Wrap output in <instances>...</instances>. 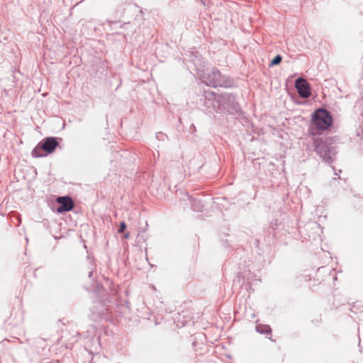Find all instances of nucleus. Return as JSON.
Masks as SVG:
<instances>
[{
  "label": "nucleus",
  "instance_id": "obj_1",
  "mask_svg": "<svg viewBox=\"0 0 363 363\" xmlns=\"http://www.w3.org/2000/svg\"><path fill=\"white\" fill-rule=\"evenodd\" d=\"M333 124V118L329 111L323 108L317 109L312 116L309 133L312 135H320L322 131L328 129Z\"/></svg>",
  "mask_w": 363,
  "mask_h": 363
},
{
  "label": "nucleus",
  "instance_id": "obj_2",
  "mask_svg": "<svg viewBox=\"0 0 363 363\" xmlns=\"http://www.w3.org/2000/svg\"><path fill=\"white\" fill-rule=\"evenodd\" d=\"M313 146L315 152L326 163H332L336 154L335 148L331 145L327 144L322 139L318 138L313 140Z\"/></svg>",
  "mask_w": 363,
  "mask_h": 363
},
{
  "label": "nucleus",
  "instance_id": "obj_3",
  "mask_svg": "<svg viewBox=\"0 0 363 363\" xmlns=\"http://www.w3.org/2000/svg\"><path fill=\"white\" fill-rule=\"evenodd\" d=\"M313 146L315 152L326 163H332L336 154L335 148L331 145L327 144L322 139L318 138L313 140Z\"/></svg>",
  "mask_w": 363,
  "mask_h": 363
},
{
  "label": "nucleus",
  "instance_id": "obj_4",
  "mask_svg": "<svg viewBox=\"0 0 363 363\" xmlns=\"http://www.w3.org/2000/svg\"><path fill=\"white\" fill-rule=\"evenodd\" d=\"M203 82L208 85L213 87L230 86L231 81L226 77L222 75L218 69L213 68L211 71L203 77Z\"/></svg>",
  "mask_w": 363,
  "mask_h": 363
},
{
  "label": "nucleus",
  "instance_id": "obj_5",
  "mask_svg": "<svg viewBox=\"0 0 363 363\" xmlns=\"http://www.w3.org/2000/svg\"><path fill=\"white\" fill-rule=\"evenodd\" d=\"M59 145L57 139L52 137H48L41 141L32 151L31 155L33 157H41L45 156L41 153L45 151L47 154L52 153Z\"/></svg>",
  "mask_w": 363,
  "mask_h": 363
},
{
  "label": "nucleus",
  "instance_id": "obj_6",
  "mask_svg": "<svg viewBox=\"0 0 363 363\" xmlns=\"http://www.w3.org/2000/svg\"><path fill=\"white\" fill-rule=\"evenodd\" d=\"M219 104L223 108V113H233L239 111L238 104L233 95L229 94H222L218 96Z\"/></svg>",
  "mask_w": 363,
  "mask_h": 363
},
{
  "label": "nucleus",
  "instance_id": "obj_7",
  "mask_svg": "<svg viewBox=\"0 0 363 363\" xmlns=\"http://www.w3.org/2000/svg\"><path fill=\"white\" fill-rule=\"evenodd\" d=\"M295 87L301 98L306 99L311 95V88L308 82L302 77L298 78L295 82Z\"/></svg>",
  "mask_w": 363,
  "mask_h": 363
},
{
  "label": "nucleus",
  "instance_id": "obj_8",
  "mask_svg": "<svg viewBox=\"0 0 363 363\" xmlns=\"http://www.w3.org/2000/svg\"><path fill=\"white\" fill-rule=\"evenodd\" d=\"M56 201L59 203L57 208V212L59 213L69 211L74 208V203L70 196H59Z\"/></svg>",
  "mask_w": 363,
  "mask_h": 363
},
{
  "label": "nucleus",
  "instance_id": "obj_9",
  "mask_svg": "<svg viewBox=\"0 0 363 363\" xmlns=\"http://www.w3.org/2000/svg\"><path fill=\"white\" fill-rule=\"evenodd\" d=\"M220 94H216L213 92H205L204 94V106L206 107V110L212 113V105L213 102H218V96Z\"/></svg>",
  "mask_w": 363,
  "mask_h": 363
},
{
  "label": "nucleus",
  "instance_id": "obj_10",
  "mask_svg": "<svg viewBox=\"0 0 363 363\" xmlns=\"http://www.w3.org/2000/svg\"><path fill=\"white\" fill-rule=\"evenodd\" d=\"M186 196L193 202L192 208L194 211H202L203 206V205H201L200 203V202H199V201H196V199H192V197L188 194H186Z\"/></svg>",
  "mask_w": 363,
  "mask_h": 363
},
{
  "label": "nucleus",
  "instance_id": "obj_11",
  "mask_svg": "<svg viewBox=\"0 0 363 363\" xmlns=\"http://www.w3.org/2000/svg\"><path fill=\"white\" fill-rule=\"evenodd\" d=\"M256 330L261 334H267L271 333V328L267 325H257L256 326Z\"/></svg>",
  "mask_w": 363,
  "mask_h": 363
},
{
  "label": "nucleus",
  "instance_id": "obj_12",
  "mask_svg": "<svg viewBox=\"0 0 363 363\" xmlns=\"http://www.w3.org/2000/svg\"><path fill=\"white\" fill-rule=\"evenodd\" d=\"M215 111L217 113H223V108L221 104L213 102L212 105V112Z\"/></svg>",
  "mask_w": 363,
  "mask_h": 363
},
{
  "label": "nucleus",
  "instance_id": "obj_13",
  "mask_svg": "<svg viewBox=\"0 0 363 363\" xmlns=\"http://www.w3.org/2000/svg\"><path fill=\"white\" fill-rule=\"evenodd\" d=\"M282 57L281 55H277L274 57V58L271 61L270 66H274L279 65L281 62Z\"/></svg>",
  "mask_w": 363,
  "mask_h": 363
},
{
  "label": "nucleus",
  "instance_id": "obj_14",
  "mask_svg": "<svg viewBox=\"0 0 363 363\" xmlns=\"http://www.w3.org/2000/svg\"><path fill=\"white\" fill-rule=\"evenodd\" d=\"M125 228H126V225H125V223L124 222H121V223H120V226H119V228H118V232L119 233H123V232H124V230H125Z\"/></svg>",
  "mask_w": 363,
  "mask_h": 363
},
{
  "label": "nucleus",
  "instance_id": "obj_15",
  "mask_svg": "<svg viewBox=\"0 0 363 363\" xmlns=\"http://www.w3.org/2000/svg\"><path fill=\"white\" fill-rule=\"evenodd\" d=\"M129 237H130V233H125V235H124V238H128Z\"/></svg>",
  "mask_w": 363,
  "mask_h": 363
},
{
  "label": "nucleus",
  "instance_id": "obj_16",
  "mask_svg": "<svg viewBox=\"0 0 363 363\" xmlns=\"http://www.w3.org/2000/svg\"><path fill=\"white\" fill-rule=\"evenodd\" d=\"M93 272L91 271L89 272V277H91L92 276Z\"/></svg>",
  "mask_w": 363,
  "mask_h": 363
}]
</instances>
